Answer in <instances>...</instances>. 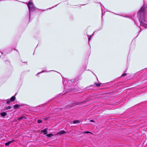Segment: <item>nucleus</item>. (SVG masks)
Segmentation results:
<instances>
[{
	"label": "nucleus",
	"instance_id": "9d476101",
	"mask_svg": "<svg viewBox=\"0 0 147 147\" xmlns=\"http://www.w3.org/2000/svg\"><path fill=\"white\" fill-rule=\"evenodd\" d=\"M13 141H9L7 143H6L5 144V145L6 146H8L9 145V144L11 143V142H13Z\"/></svg>",
	"mask_w": 147,
	"mask_h": 147
},
{
	"label": "nucleus",
	"instance_id": "423d86ee",
	"mask_svg": "<svg viewBox=\"0 0 147 147\" xmlns=\"http://www.w3.org/2000/svg\"><path fill=\"white\" fill-rule=\"evenodd\" d=\"M16 99V97L15 96H12L10 99V100L11 102H13Z\"/></svg>",
	"mask_w": 147,
	"mask_h": 147
},
{
	"label": "nucleus",
	"instance_id": "0eeeda50",
	"mask_svg": "<svg viewBox=\"0 0 147 147\" xmlns=\"http://www.w3.org/2000/svg\"><path fill=\"white\" fill-rule=\"evenodd\" d=\"M47 129L46 128V129H45L41 131L42 132L44 133L45 134H46L47 133Z\"/></svg>",
	"mask_w": 147,
	"mask_h": 147
},
{
	"label": "nucleus",
	"instance_id": "1a4fd4ad",
	"mask_svg": "<svg viewBox=\"0 0 147 147\" xmlns=\"http://www.w3.org/2000/svg\"><path fill=\"white\" fill-rule=\"evenodd\" d=\"M24 118L25 119H26L27 118L26 117L24 116H21L18 119V120H20L22 119H23Z\"/></svg>",
	"mask_w": 147,
	"mask_h": 147
},
{
	"label": "nucleus",
	"instance_id": "f03ea898",
	"mask_svg": "<svg viewBox=\"0 0 147 147\" xmlns=\"http://www.w3.org/2000/svg\"><path fill=\"white\" fill-rule=\"evenodd\" d=\"M28 7L29 10H31L32 8L33 7V4L32 2L30 1L28 5Z\"/></svg>",
	"mask_w": 147,
	"mask_h": 147
},
{
	"label": "nucleus",
	"instance_id": "f257e3e1",
	"mask_svg": "<svg viewBox=\"0 0 147 147\" xmlns=\"http://www.w3.org/2000/svg\"><path fill=\"white\" fill-rule=\"evenodd\" d=\"M145 5L142 7L138 13V17L140 23V26H143L146 28H147V24L146 22H147V20L145 17Z\"/></svg>",
	"mask_w": 147,
	"mask_h": 147
},
{
	"label": "nucleus",
	"instance_id": "a211bd4d",
	"mask_svg": "<svg viewBox=\"0 0 147 147\" xmlns=\"http://www.w3.org/2000/svg\"><path fill=\"white\" fill-rule=\"evenodd\" d=\"M126 73H124L121 76H126Z\"/></svg>",
	"mask_w": 147,
	"mask_h": 147
},
{
	"label": "nucleus",
	"instance_id": "dca6fc26",
	"mask_svg": "<svg viewBox=\"0 0 147 147\" xmlns=\"http://www.w3.org/2000/svg\"><path fill=\"white\" fill-rule=\"evenodd\" d=\"M37 122L38 123H40L42 122V121L40 119H38L37 120Z\"/></svg>",
	"mask_w": 147,
	"mask_h": 147
},
{
	"label": "nucleus",
	"instance_id": "6ab92c4d",
	"mask_svg": "<svg viewBox=\"0 0 147 147\" xmlns=\"http://www.w3.org/2000/svg\"><path fill=\"white\" fill-rule=\"evenodd\" d=\"M90 121L91 122H94V121L93 120H90Z\"/></svg>",
	"mask_w": 147,
	"mask_h": 147
},
{
	"label": "nucleus",
	"instance_id": "39448f33",
	"mask_svg": "<svg viewBox=\"0 0 147 147\" xmlns=\"http://www.w3.org/2000/svg\"><path fill=\"white\" fill-rule=\"evenodd\" d=\"M7 115V113L5 112L1 113H0V115L2 117H4L6 116Z\"/></svg>",
	"mask_w": 147,
	"mask_h": 147
},
{
	"label": "nucleus",
	"instance_id": "20e7f679",
	"mask_svg": "<svg viewBox=\"0 0 147 147\" xmlns=\"http://www.w3.org/2000/svg\"><path fill=\"white\" fill-rule=\"evenodd\" d=\"M66 133L64 130H62L57 134V135H62Z\"/></svg>",
	"mask_w": 147,
	"mask_h": 147
},
{
	"label": "nucleus",
	"instance_id": "f8f14e48",
	"mask_svg": "<svg viewBox=\"0 0 147 147\" xmlns=\"http://www.w3.org/2000/svg\"><path fill=\"white\" fill-rule=\"evenodd\" d=\"M94 85L98 87L100 86V83H94Z\"/></svg>",
	"mask_w": 147,
	"mask_h": 147
},
{
	"label": "nucleus",
	"instance_id": "f3484780",
	"mask_svg": "<svg viewBox=\"0 0 147 147\" xmlns=\"http://www.w3.org/2000/svg\"><path fill=\"white\" fill-rule=\"evenodd\" d=\"M11 102L10 100H8V101H7L6 102V103L7 104H9V103Z\"/></svg>",
	"mask_w": 147,
	"mask_h": 147
},
{
	"label": "nucleus",
	"instance_id": "9b49d317",
	"mask_svg": "<svg viewBox=\"0 0 147 147\" xmlns=\"http://www.w3.org/2000/svg\"><path fill=\"white\" fill-rule=\"evenodd\" d=\"M80 123V121L78 120H75L74 121H73V123L76 124V123Z\"/></svg>",
	"mask_w": 147,
	"mask_h": 147
},
{
	"label": "nucleus",
	"instance_id": "7ed1b4c3",
	"mask_svg": "<svg viewBox=\"0 0 147 147\" xmlns=\"http://www.w3.org/2000/svg\"><path fill=\"white\" fill-rule=\"evenodd\" d=\"M86 101H84L82 102H76L74 103L75 105H79L80 104H81L82 103H86Z\"/></svg>",
	"mask_w": 147,
	"mask_h": 147
},
{
	"label": "nucleus",
	"instance_id": "aec40b11",
	"mask_svg": "<svg viewBox=\"0 0 147 147\" xmlns=\"http://www.w3.org/2000/svg\"><path fill=\"white\" fill-rule=\"evenodd\" d=\"M90 39H91V37H89L88 40L89 41L90 40Z\"/></svg>",
	"mask_w": 147,
	"mask_h": 147
},
{
	"label": "nucleus",
	"instance_id": "4468645a",
	"mask_svg": "<svg viewBox=\"0 0 147 147\" xmlns=\"http://www.w3.org/2000/svg\"><path fill=\"white\" fill-rule=\"evenodd\" d=\"M82 133L83 134H85V133H90L92 134V133L91 132H89L88 131H86L84 132H82Z\"/></svg>",
	"mask_w": 147,
	"mask_h": 147
},
{
	"label": "nucleus",
	"instance_id": "2eb2a0df",
	"mask_svg": "<svg viewBox=\"0 0 147 147\" xmlns=\"http://www.w3.org/2000/svg\"><path fill=\"white\" fill-rule=\"evenodd\" d=\"M11 106H9L5 108V109H11Z\"/></svg>",
	"mask_w": 147,
	"mask_h": 147
},
{
	"label": "nucleus",
	"instance_id": "6e6552de",
	"mask_svg": "<svg viewBox=\"0 0 147 147\" xmlns=\"http://www.w3.org/2000/svg\"><path fill=\"white\" fill-rule=\"evenodd\" d=\"M20 106L19 105H16L14 106L13 107L14 109H18L20 107Z\"/></svg>",
	"mask_w": 147,
	"mask_h": 147
},
{
	"label": "nucleus",
	"instance_id": "ddd939ff",
	"mask_svg": "<svg viewBox=\"0 0 147 147\" xmlns=\"http://www.w3.org/2000/svg\"><path fill=\"white\" fill-rule=\"evenodd\" d=\"M47 136H48V137H51V136H53V134H49L47 135Z\"/></svg>",
	"mask_w": 147,
	"mask_h": 147
}]
</instances>
